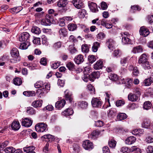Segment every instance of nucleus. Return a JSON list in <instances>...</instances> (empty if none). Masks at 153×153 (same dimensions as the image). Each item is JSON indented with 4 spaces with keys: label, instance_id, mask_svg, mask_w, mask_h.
I'll return each mask as SVG.
<instances>
[{
    "label": "nucleus",
    "instance_id": "obj_64",
    "mask_svg": "<svg viewBox=\"0 0 153 153\" xmlns=\"http://www.w3.org/2000/svg\"><path fill=\"white\" fill-rule=\"evenodd\" d=\"M65 84V81L64 80L58 79V84L61 87H63Z\"/></svg>",
    "mask_w": 153,
    "mask_h": 153
},
{
    "label": "nucleus",
    "instance_id": "obj_4",
    "mask_svg": "<svg viewBox=\"0 0 153 153\" xmlns=\"http://www.w3.org/2000/svg\"><path fill=\"white\" fill-rule=\"evenodd\" d=\"M142 126L145 128L153 129V122L150 123L149 120L147 119H145L142 124Z\"/></svg>",
    "mask_w": 153,
    "mask_h": 153
},
{
    "label": "nucleus",
    "instance_id": "obj_11",
    "mask_svg": "<svg viewBox=\"0 0 153 153\" xmlns=\"http://www.w3.org/2000/svg\"><path fill=\"white\" fill-rule=\"evenodd\" d=\"M74 60L76 64H79L84 61V57L82 55L79 54L76 56Z\"/></svg>",
    "mask_w": 153,
    "mask_h": 153
},
{
    "label": "nucleus",
    "instance_id": "obj_31",
    "mask_svg": "<svg viewBox=\"0 0 153 153\" xmlns=\"http://www.w3.org/2000/svg\"><path fill=\"white\" fill-rule=\"evenodd\" d=\"M127 118V115L124 113L119 114L117 116V118L119 120H122L126 119Z\"/></svg>",
    "mask_w": 153,
    "mask_h": 153
},
{
    "label": "nucleus",
    "instance_id": "obj_7",
    "mask_svg": "<svg viewBox=\"0 0 153 153\" xmlns=\"http://www.w3.org/2000/svg\"><path fill=\"white\" fill-rule=\"evenodd\" d=\"M91 104L94 107H100L101 105V101L99 99L94 98L91 100Z\"/></svg>",
    "mask_w": 153,
    "mask_h": 153
},
{
    "label": "nucleus",
    "instance_id": "obj_26",
    "mask_svg": "<svg viewBox=\"0 0 153 153\" xmlns=\"http://www.w3.org/2000/svg\"><path fill=\"white\" fill-rule=\"evenodd\" d=\"M59 33L60 37H65L67 35V30L64 28H62L59 30Z\"/></svg>",
    "mask_w": 153,
    "mask_h": 153
},
{
    "label": "nucleus",
    "instance_id": "obj_32",
    "mask_svg": "<svg viewBox=\"0 0 153 153\" xmlns=\"http://www.w3.org/2000/svg\"><path fill=\"white\" fill-rule=\"evenodd\" d=\"M84 75L82 77L83 80L86 82H87L89 79L91 80V77H90V75L88 72L85 73V72H84Z\"/></svg>",
    "mask_w": 153,
    "mask_h": 153
},
{
    "label": "nucleus",
    "instance_id": "obj_42",
    "mask_svg": "<svg viewBox=\"0 0 153 153\" xmlns=\"http://www.w3.org/2000/svg\"><path fill=\"white\" fill-rule=\"evenodd\" d=\"M27 112L30 114H35L36 111L32 107H27L26 110Z\"/></svg>",
    "mask_w": 153,
    "mask_h": 153
},
{
    "label": "nucleus",
    "instance_id": "obj_37",
    "mask_svg": "<svg viewBox=\"0 0 153 153\" xmlns=\"http://www.w3.org/2000/svg\"><path fill=\"white\" fill-rule=\"evenodd\" d=\"M131 41V39H129L128 37L125 36H123L122 39L123 43L124 44H130Z\"/></svg>",
    "mask_w": 153,
    "mask_h": 153
},
{
    "label": "nucleus",
    "instance_id": "obj_12",
    "mask_svg": "<svg viewBox=\"0 0 153 153\" xmlns=\"http://www.w3.org/2000/svg\"><path fill=\"white\" fill-rule=\"evenodd\" d=\"M140 35L145 37L147 36L149 33L148 30L144 26L141 27L140 30Z\"/></svg>",
    "mask_w": 153,
    "mask_h": 153
},
{
    "label": "nucleus",
    "instance_id": "obj_29",
    "mask_svg": "<svg viewBox=\"0 0 153 153\" xmlns=\"http://www.w3.org/2000/svg\"><path fill=\"white\" fill-rule=\"evenodd\" d=\"M147 56L144 54H143L140 57L138 61V62L140 64L142 63V64L146 62H147Z\"/></svg>",
    "mask_w": 153,
    "mask_h": 153
},
{
    "label": "nucleus",
    "instance_id": "obj_25",
    "mask_svg": "<svg viewBox=\"0 0 153 153\" xmlns=\"http://www.w3.org/2000/svg\"><path fill=\"white\" fill-rule=\"evenodd\" d=\"M30 45V44L29 41L21 43L20 48L22 49H26Z\"/></svg>",
    "mask_w": 153,
    "mask_h": 153
},
{
    "label": "nucleus",
    "instance_id": "obj_23",
    "mask_svg": "<svg viewBox=\"0 0 153 153\" xmlns=\"http://www.w3.org/2000/svg\"><path fill=\"white\" fill-rule=\"evenodd\" d=\"M73 113V111L72 108H69L66 109L62 112L63 115L65 116H69L72 115Z\"/></svg>",
    "mask_w": 153,
    "mask_h": 153
},
{
    "label": "nucleus",
    "instance_id": "obj_19",
    "mask_svg": "<svg viewBox=\"0 0 153 153\" xmlns=\"http://www.w3.org/2000/svg\"><path fill=\"white\" fill-rule=\"evenodd\" d=\"M74 6L77 9L81 8L83 5V4L79 0H73L72 1Z\"/></svg>",
    "mask_w": 153,
    "mask_h": 153
},
{
    "label": "nucleus",
    "instance_id": "obj_53",
    "mask_svg": "<svg viewBox=\"0 0 153 153\" xmlns=\"http://www.w3.org/2000/svg\"><path fill=\"white\" fill-rule=\"evenodd\" d=\"M120 151L123 153H129L130 150L128 147L126 146L123 147L120 149Z\"/></svg>",
    "mask_w": 153,
    "mask_h": 153
},
{
    "label": "nucleus",
    "instance_id": "obj_33",
    "mask_svg": "<svg viewBox=\"0 0 153 153\" xmlns=\"http://www.w3.org/2000/svg\"><path fill=\"white\" fill-rule=\"evenodd\" d=\"M31 32L33 33H34L38 35L41 33V30L39 28L36 26H34L32 27Z\"/></svg>",
    "mask_w": 153,
    "mask_h": 153
},
{
    "label": "nucleus",
    "instance_id": "obj_45",
    "mask_svg": "<svg viewBox=\"0 0 153 153\" xmlns=\"http://www.w3.org/2000/svg\"><path fill=\"white\" fill-rule=\"evenodd\" d=\"M152 104L149 101L145 102L144 104L143 108L146 110L149 109L151 107Z\"/></svg>",
    "mask_w": 153,
    "mask_h": 153
},
{
    "label": "nucleus",
    "instance_id": "obj_20",
    "mask_svg": "<svg viewBox=\"0 0 153 153\" xmlns=\"http://www.w3.org/2000/svg\"><path fill=\"white\" fill-rule=\"evenodd\" d=\"M128 100L132 102H135L138 99V96L136 94L130 93L128 96Z\"/></svg>",
    "mask_w": 153,
    "mask_h": 153
},
{
    "label": "nucleus",
    "instance_id": "obj_6",
    "mask_svg": "<svg viewBox=\"0 0 153 153\" xmlns=\"http://www.w3.org/2000/svg\"><path fill=\"white\" fill-rule=\"evenodd\" d=\"M30 35L26 32H24L22 33L19 37V40L21 41L26 42L29 41Z\"/></svg>",
    "mask_w": 153,
    "mask_h": 153
},
{
    "label": "nucleus",
    "instance_id": "obj_44",
    "mask_svg": "<svg viewBox=\"0 0 153 153\" xmlns=\"http://www.w3.org/2000/svg\"><path fill=\"white\" fill-rule=\"evenodd\" d=\"M15 151V149L12 147H7L5 149V152L6 153H13Z\"/></svg>",
    "mask_w": 153,
    "mask_h": 153
},
{
    "label": "nucleus",
    "instance_id": "obj_24",
    "mask_svg": "<svg viewBox=\"0 0 153 153\" xmlns=\"http://www.w3.org/2000/svg\"><path fill=\"white\" fill-rule=\"evenodd\" d=\"M100 76V74L99 71H97L92 72L90 75L91 77V81H94L95 78H98Z\"/></svg>",
    "mask_w": 153,
    "mask_h": 153
},
{
    "label": "nucleus",
    "instance_id": "obj_36",
    "mask_svg": "<svg viewBox=\"0 0 153 153\" xmlns=\"http://www.w3.org/2000/svg\"><path fill=\"white\" fill-rule=\"evenodd\" d=\"M143 66L145 70L151 69L153 66L151 65L149 62L147 61L143 64Z\"/></svg>",
    "mask_w": 153,
    "mask_h": 153
},
{
    "label": "nucleus",
    "instance_id": "obj_27",
    "mask_svg": "<svg viewBox=\"0 0 153 153\" xmlns=\"http://www.w3.org/2000/svg\"><path fill=\"white\" fill-rule=\"evenodd\" d=\"M106 44L110 49H112L114 46V42L111 39H108L106 41Z\"/></svg>",
    "mask_w": 153,
    "mask_h": 153
},
{
    "label": "nucleus",
    "instance_id": "obj_1",
    "mask_svg": "<svg viewBox=\"0 0 153 153\" xmlns=\"http://www.w3.org/2000/svg\"><path fill=\"white\" fill-rule=\"evenodd\" d=\"M11 54L13 59H11L10 62L13 63H16L20 60V57L18 49L16 48H13L11 51Z\"/></svg>",
    "mask_w": 153,
    "mask_h": 153
},
{
    "label": "nucleus",
    "instance_id": "obj_46",
    "mask_svg": "<svg viewBox=\"0 0 153 153\" xmlns=\"http://www.w3.org/2000/svg\"><path fill=\"white\" fill-rule=\"evenodd\" d=\"M129 58V56L124 57L123 58H121L120 62L122 66H125V64L127 63Z\"/></svg>",
    "mask_w": 153,
    "mask_h": 153
},
{
    "label": "nucleus",
    "instance_id": "obj_57",
    "mask_svg": "<svg viewBox=\"0 0 153 153\" xmlns=\"http://www.w3.org/2000/svg\"><path fill=\"white\" fill-rule=\"evenodd\" d=\"M33 42L34 44L39 45L40 44V38H34Z\"/></svg>",
    "mask_w": 153,
    "mask_h": 153
},
{
    "label": "nucleus",
    "instance_id": "obj_17",
    "mask_svg": "<svg viewBox=\"0 0 153 153\" xmlns=\"http://www.w3.org/2000/svg\"><path fill=\"white\" fill-rule=\"evenodd\" d=\"M11 127L13 130L16 131L19 128L20 125L18 121H14L12 123Z\"/></svg>",
    "mask_w": 153,
    "mask_h": 153
},
{
    "label": "nucleus",
    "instance_id": "obj_30",
    "mask_svg": "<svg viewBox=\"0 0 153 153\" xmlns=\"http://www.w3.org/2000/svg\"><path fill=\"white\" fill-rule=\"evenodd\" d=\"M88 103L85 101L79 102L78 105L79 107L82 109L86 108L88 106Z\"/></svg>",
    "mask_w": 153,
    "mask_h": 153
},
{
    "label": "nucleus",
    "instance_id": "obj_40",
    "mask_svg": "<svg viewBox=\"0 0 153 153\" xmlns=\"http://www.w3.org/2000/svg\"><path fill=\"white\" fill-rule=\"evenodd\" d=\"M108 144L110 147L114 148L116 146V142L114 140L110 139L108 141Z\"/></svg>",
    "mask_w": 153,
    "mask_h": 153
},
{
    "label": "nucleus",
    "instance_id": "obj_59",
    "mask_svg": "<svg viewBox=\"0 0 153 153\" xmlns=\"http://www.w3.org/2000/svg\"><path fill=\"white\" fill-rule=\"evenodd\" d=\"M125 103L124 101L123 100H118L116 102V105L117 106H121L124 104Z\"/></svg>",
    "mask_w": 153,
    "mask_h": 153
},
{
    "label": "nucleus",
    "instance_id": "obj_50",
    "mask_svg": "<svg viewBox=\"0 0 153 153\" xmlns=\"http://www.w3.org/2000/svg\"><path fill=\"white\" fill-rule=\"evenodd\" d=\"M43 137L44 138H47L50 140H53L55 139L54 136L50 134L44 135Z\"/></svg>",
    "mask_w": 153,
    "mask_h": 153
},
{
    "label": "nucleus",
    "instance_id": "obj_54",
    "mask_svg": "<svg viewBox=\"0 0 153 153\" xmlns=\"http://www.w3.org/2000/svg\"><path fill=\"white\" fill-rule=\"evenodd\" d=\"M61 43L59 42H57L54 44L53 47L54 49H57L60 48L61 46Z\"/></svg>",
    "mask_w": 153,
    "mask_h": 153
},
{
    "label": "nucleus",
    "instance_id": "obj_34",
    "mask_svg": "<svg viewBox=\"0 0 153 153\" xmlns=\"http://www.w3.org/2000/svg\"><path fill=\"white\" fill-rule=\"evenodd\" d=\"M23 94L27 97H32L35 95V92L34 91H27L23 92Z\"/></svg>",
    "mask_w": 153,
    "mask_h": 153
},
{
    "label": "nucleus",
    "instance_id": "obj_61",
    "mask_svg": "<svg viewBox=\"0 0 153 153\" xmlns=\"http://www.w3.org/2000/svg\"><path fill=\"white\" fill-rule=\"evenodd\" d=\"M69 49L70 52L72 54L75 53L77 51L76 49L72 45L70 46Z\"/></svg>",
    "mask_w": 153,
    "mask_h": 153
},
{
    "label": "nucleus",
    "instance_id": "obj_43",
    "mask_svg": "<svg viewBox=\"0 0 153 153\" xmlns=\"http://www.w3.org/2000/svg\"><path fill=\"white\" fill-rule=\"evenodd\" d=\"M68 27L69 30L73 31L76 29L77 26L75 24L70 23L68 25Z\"/></svg>",
    "mask_w": 153,
    "mask_h": 153
},
{
    "label": "nucleus",
    "instance_id": "obj_60",
    "mask_svg": "<svg viewBox=\"0 0 153 153\" xmlns=\"http://www.w3.org/2000/svg\"><path fill=\"white\" fill-rule=\"evenodd\" d=\"M110 78L112 81H116L118 79V77L117 74H113L111 75Z\"/></svg>",
    "mask_w": 153,
    "mask_h": 153
},
{
    "label": "nucleus",
    "instance_id": "obj_21",
    "mask_svg": "<svg viewBox=\"0 0 153 153\" xmlns=\"http://www.w3.org/2000/svg\"><path fill=\"white\" fill-rule=\"evenodd\" d=\"M103 65L102 62L99 60L94 65V68L96 70H99L101 69L103 67Z\"/></svg>",
    "mask_w": 153,
    "mask_h": 153
},
{
    "label": "nucleus",
    "instance_id": "obj_3",
    "mask_svg": "<svg viewBox=\"0 0 153 153\" xmlns=\"http://www.w3.org/2000/svg\"><path fill=\"white\" fill-rule=\"evenodd\" d=\"M47 125L43 123H39L35 126V128L36 131L43 132L45 131L47 128Z\"/></svg>",
    "mask_w": 153,
    "mask_h": 153
},
{
    "label": "nucleus",
    "instance_id": "obj_38",
    "mask_svg": "<svg viewBox=\"0 0 153 153\" xmlns=\"http://www.w3.org/2000/svg\"><path fill=\"white\" fill-rule=\"evenodd\" d=\"M143 49L140 46H138L134 47L132 51L134 53H139L142 52Z\"/></svg>",
    "mask_w": 153,
    "mask_h": 153
},
{
    "label": "nucleus",
    "instance_id": "obj_39",
    "mask_svg": "<svg viewBox=\"0 0 153 153\" xmlns=\"http://www.w3.org/2000/svg\"><path fill=\"white\" fill-rule=\"evenodd\" d=\"M105 34L103 32H100L97 36V39L99 41L102 40L105 37Z\"/></svg>",
    "mask_w": 153,
    "mask_h": 153
},
{
    "label": "nucleus",
    "instance_id": "obj_28",
    "mask_svg": "<svg viewBox=\"0 0 153 153\" xmlns=\"http://www.w3.org/2000/svg\"><path fill=\"white\" fill-rule=\"evenodd\" d=\"M153 82V79H152V77L146 79L143 83V85L145 86L150 85Z\"/></svg>",
    "mask_w": 153,
    "mask_h": 153
},
{
    "label": "nucleus",
    "instance_id": "obj_41",
    "mask_svg": "<svg viewBox=\"0 0 153 153\" xmlns=\"http://www.w3.org/2000/svg\"><path fill=\"white\" fill-rule=\"evenodd\" d=\"M21 79L19 78H16L14 79L13 83L16 85H20L22 83Z\"/></svg>",
    "mask_w": 153,
    "mask_h": 153
},
{
    "label": "nucleus",
    "instance_id": "obj_13",
    "mask_svg": "<svg viewBox=\"0 0 153 153\" xmlns=\"http://www.w3.org/2000/svg\"><path fill=\"white\" fill-rule=\"evenodd\" d=\"M65 97V99L67 100H68L70 102H71L73 98L72 97L71 92L68 90H66L64 92Z\"/></svg>",
    "mask_w": 153,
    "mask_h": 153
},
{
    "label": "nucleus",
    "instance_id": "obj_2",
    "mask_svg": "<svg viewBox=\"0 0 153 153\" xmlns=\"http://www.w3.org/2000/svg\"><path fill=\"white\" fill-rule=\"evenodd\" d=\"M34 86L36 88H42L43 89H46L49 90L50 88V85L49 83L47 82H44L42 81L37 82L34 84Z\"/></svg>",
    "mask_w": 153,
    "mask_h": 153
},
{
    "label": "nucleus",
    "instance_id": "obj_49",
    "mask_svg": "<svg viewBox=\"0 0 153 153\" xmlns=\"http://www.w3.org/2000/svg\"><path fill=\"white\" fill-rule=\"evenodd\" d=\"M52 19L51 16L50 15H48L46 16V19L45 20L48 25H50Z\"/></svg>",
    "mask_w": 153,
    "mask_h": 153
},
{
    "label": "nucleus",
    "instance_id": "obj_48",
    "mask_svg": "<svg viewBox=\"0 0 153 153\" xmlns=\"http://www.w3.org/2000/svg\"><path fill=\"white\" fill-rule=\"evenodd\" d=\"M101 134V131L98 130L94 131L91 133V135L93 137H95Z\"/></svg>",
    "mask_w": 153,
    "mask_h": 153
},
{
    "label": "nucleus",
    "instance_id": "obj_51",
    "mask_svg": "<svg viewBox=\"0 0 153 153\" xmlns=\"http://www.w3.org/2000/svg\"><path fill=\"white\" fill-rule=\"evenodd\" d=\"M88 59L89 62L92 63L96 60V58L93 55H89L88 57Z\"/></svg>",
    "mask_w": 153,
    "mask_h": 153
},
{
    "label": "nucleus",
    "instance_id": "obj_47",
    "mask_svg": "<svg viewBox=\"0 0 153 153\" xmlns=\"http://www.w3.org/2000/svg\"><path fill=\"white\" fill-rule=\"evenodd\" d=\"M67 67L70 70H72L74 68V64L71 62L67 63L66 65Z\"/></svg>",
    "mask_w": 153,
    "mask_h": 153
},
{
    "label": "nucleus",
    "instance_id": "obj_52",
    "mask_svg": "<svg viewBox=\"0 0 153 153\" xmlns=\"http://www.w3.org/2000/svg\"><path fill=\"white\" fill-rule=\"evenodd\" d=\"M115 110L111 109L109 110L108 113V117H111L115 115Z\"/></svg>",
    "mask_w": 153,
    "mask_h": 153
},
{
    "label": "nucleus",
    "instance_id": "obj_16",
    "mask_svg": "<svg viewBox=\"0 0 153 153\" xmlns=\"http://www.w3.org/2000/svg\"><path fill=\"white\" fill-rule=\"evenodd\" d=\"M35 148L34 146H30L24 147L23 150L26 153H35L34 151Z\"/></svg>",
    "mask_w": 153,
    "mask_h": 153
},
{
    "label": "nucleus",
    "instance_id": "obj_56",
    "mask_svg": "<svg viewBox=\"0 0 153 153\" xmlns=\"http://www.w3.org/2000/svg\"><path fill=\"white\" fill-rule=\"evenodd\" d=\"M82 51L85 53H87L89 51L88 47L86 45H82Z\"/></svg>",
    "mask_w": 153,
    "mask_h": 153
},
{
    "label": "nucleus",
    "instance_id": "obj_62",
    "mask_svg": "<svg viewBox=\"0 0 153 153\" xmlns=\"http://www.w3.org/2000/svg\"><path fill=\"white\" fill-rule=\"evenodd\" d=\"M87 87L88 90L91 91V93H94V88L91 84L88 85H87Z\"/></svg>",
    "mask_w": 153,
    "mask_h": 153
},
{
    "label": "nucleus",
    "instance_id": "obj_9",
    "mask_svg": "<svg viewBox=\"0 0 153 153\" xmlns=\"http://www.w3.org/2000/svg\"><path fill=\"white\" fill-rule=\"evenodd\" d=\"M88 6L90 10L93 12H96L98 11L97 5L96 3L90 2L88 4Z\"/></svg>",
    "mask_w": 153,
    "mask_h": 153
},
{
    "label": "nucleus",
    "instance_id": "obj_8",
    "mask_svg": "<svg viewBox=\"0 0 153 153\" xmlns=\"http://www.w3.org/2000/svg\"><path fill=\"white\" fill-rule=\"evenodd\" d=\"M32 123L33 121L31 119L26 118L24 120H23L22 125L26 127H29L32 125Z\"/></svg>",
    "mask_w": 153,
    "mask_h": 153
},
{
    "label": "nucleus",
    "instance_id": "obj_18",
    "mask_svg": "<svg viewBox=\"0 0 153 153\" xmlns=\"http://www.w3.org/2000/svg\"><path fill=\"white\" fill-rule=\"evenodd\" d=\"M67 4V0H59L57 2V5L59 7L64 8V10H65V7Z\"/></svg>",
    "mask_w": 153,
    "mask_h": 153
},
{
    "label": "nucleus",
    "instance_id": "obj_15",
    "mask_svg": "<svg viewBox=\"0 0 153 153\" xmlns=\"http://www.w3.org/2000/svg\"><path fill=\"white\" fill-rule=\"evenodd\" d=\"M42 100H34L32 103L31 105L35 108H40L42 106Z\"/></svg>",
    "mask_w": 153,
    "mask_h": 153
},
{
    "label": "nucleus",
    "instance_id": "obj_58",
    "mask_svg": "<svg viewBox=\"0 0 153 153\" xmlns=\"http://www.w3.org/2000/svg\"><path fill=\"white\" fill-rule=\"evenodd\" d=\"M145 140L147 143H153V138L151 136H148L146 138Z\"/></svg>",
    "mask_w": 153,
    "mask_h": 153
},
{
    "label": "nucleus",
    "instance_id": "obj_22",
    "mask_svg": "<svg viewBox=\"0 0 153 153\" xmlns=\"http://www.w3.org/2000/svg\"><path fill=\"white\" fill-rule=\"evenodd\" d=\"M48 90L46 89H38L37 90L36 93L37 94L38 96L40 98L43 96L45 93L47 92Z\"/></svg>",
    "mask_w": 153,
    "mask_h": 153
},
{
    "label": "nucleus",
    "instance_id": "obj_63",
    "mask_svg": "<svg viewBox=\"0 0 153 153\" xmlns=\"http://www.w3.org/2000/svg\"><path fill=\"white\" fill-rule=\"evenodd\" d=\"M9 142L7 141H5L0 144V146L3 149L8 144Z\"/></svg>",
    "mask_w": 153,
    "mask_h": 153
},
{
    "label": "nucleus",
    "instance_id": "obj_55",
    "mask_svg": "<svg viewBox=\"0 0 153 153\" xmlns=\"http://www.w3.org/2000/svg\"><path fill=\"white\" fill-rule=\"evenodd\" d=\"M106 97L105 98L106 102H107L109 104V106H110V104L109 102V98L111 97V95L108 92H105Z\"/></svg>",
    "mask_w": 153,
    "mask_h": 153
},
{
    "label": "nucleus",
    "instance_id": "obj_35",
    "mask_svg": "<svg viewBox=\"0 0 153 153\" xmlns=\"http://www.w3.org/2000/svg\"><path fill=\"white\" fill-rule=\"evenodd\" d=\"M130 152H133L134 153H141V150L136 146H132L129 149Z\"/></svg>",
    "mask_w": 153,
    "mask_h": 153
},
{
    "label": "nucleus",
    "instance_id": "obj_10",
    "mask_svg": "<svg viewBox=\"0 0 153 153\" xmlns=\"http://www.w3.org/2000/svg\"><path fill=\"white\" fill-rule=\"evenodd\" d=\"M65 103V101L64 100L57 101L56 103L55 107L58 109H61L64 106Z\"/></svg>",
    "mask_w": 153,
    "mask_h": 153
},
{
    "label": "nucleus",
    "instance_id": "obj_14",
    "mask_svg": "<svg viewBox=\"0 0 153 153\" xmlns=\"http://www.w3.org/2000/svg\"><path fill=\"white\" fill-rule=\"evenodd\" d=\"M136 138L134 136H130L127 138L125 140V143L130 145L134 143L136 141Z\"/></svg>",
    "mask_w": 153,
    "mask_h": 153
},
{
    "label": "nucleus",
    "instance_id": "obj_5",
    "mask_svg": "<svg viewBox=\"0 0 153 153\" xmlns=\"http://www.w3.org/2000/svg\"><path fill=\"white\" fill-rule=\"evenodd\" d=\"M82 146L86 150H91L94 147L93 143L89 140L84 141L82 143Z\"/></svg>",
    "mask_w": 153,
    "mask_h": 153
}]
</instances>
